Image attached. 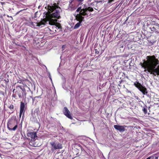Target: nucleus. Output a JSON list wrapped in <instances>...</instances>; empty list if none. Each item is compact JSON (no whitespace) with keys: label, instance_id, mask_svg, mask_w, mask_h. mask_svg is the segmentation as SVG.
<instances>
[{"label":"nucleus","instance_id":"aec40b11","mask_svg":"<svg viewBox=\"0 0 159 159\" xmlns=\"http://www.w3.org/2000/svg\"><path fill=\"white\" fill-rule=\"evenodd\" d=\"M82 8H83V6L82 5V6L79 7L76 10V11L77 12H78L80 11H80H82Z\"/></svg>","mask_w":159,"mask_h":159},{"label":"nucleus","instance_id":"0eeeda50","mask_svg":"<svg viewBox=\"0 0 159 159\" xmlns=\"http://www.w3.org/2000/svg\"><path fill=\"white\" fill-rule=\"evenodd\" d=\"M63 112L64 115L68 118L70 119H73L70 112L66 107H64Z\"/></svg>","mask_w":159,"mask_h":159},{"label":"nucleus","instance_id":"20e7f679","mask_svg":"<svg viewBox=\"0 0 159 159\" xmlns=\"http://www.w3.org/2000/svg\"><path fill=\"white\" fill-rule=\"evenodd\" d=\"M134 85L142 92L143 94L145 95L148 93L147 88L144 86H143L139 82L137 81L135 82Z\"/></svg>","mask_w":159,"mask_h":159},{"label":"nucleus","instance_id":"cd10ccee","mask_svg":"<svg viewBox=\"0 0 159 159\" xmlns=\"http://www.w3.org/2000/svg\"><path fill=\"white\" fill-rule=\"evenodd\" d=\"M12 97L13 98H16V94H13L12 95Z\"/></svg>","mask_w":159,"mask_h":159},{"label":"nucleus","instance_id":"6e6552de","mask_svg":"<svg viewBox=\"0 0 159 159\" xmlns=\"http://www.w3.org/2000/svg\"><path fill=\"white\" fill-rule=\"evenodd\" d=\"M126 127V126L125 125H115L114 126V127L115 129L121 132L124 131L125 130V128Z\"/></svg>","mask_w":159,"mask_h":159},{"label":"nucleus","instance_id":"f257e3e1","mask_svg":"<svg viewBox=\"0 0 159 159\" xmlns=\"http://www.w3.org/2000/svg\"><path fill=\"white\" fill-rule=\"evenodd\" d=\"M146 59V61L143 60V62L140 63L142 67L145 69V71L146 69L151 74L159 75V59L155 55L147 56Z\"/></svg>","mask_w":159,"mask_h":159},{"label":"nucleus","instance_id":"2f4dec72","mask_svg":"<svg viewBox=\"0 0 159 159\" xmlns=\"http://www.w3.org/2000/svg\"><path fill=\"white\" fill-rule=\"evenodd\" d=\"M79 158L78 157H75L73 158V159H79Z\"/></svg>","mask_w":159,"mask_h":159},{"label":"nucleus","instance_id":"9b49d317","mask_svg":"<svg viewBox=\"0 0 159 159\" xmlns=\"http://www.w3.org/2000/svg\"><path fill=\"white\" fill-rule=\"evenodd\" d=\"M49 21V20H48L47 18V16H46L45 18L43 19L42 20L39 22L37 23V26H40L43 25H45L47 21Z\"/></svg>","mask_w":159,"mask_h":159},{"label":"nucleus","instance_id":"e433bc0d","mask_svg":"<svg viewBox=\"0 0 159 159\" xmlns=\"http://www.w3.org/2000/svg\"><path fill=\"white\" fill-rule=\"evenodd\" d=\"M15 90V89H14L13 90V92H14V90Z\"/></svg>","mask_w":159,"mask_h":159},{"label":"nucleus","instance_id":"72a5a7b5","mask_svg":"<svg viewBox=\"0 0 159 159\" xmlns=\"http://www.w3.org/2000/svg\"><path fill=\"white\" fill-rule=\"evenodd\" d=\"M127 92L128 93H130V92L129 90H127Z\"/></svg>","mask_w":159,"mask_h":159},{"label":"nucleus","instance_id":"c9c22d12","mask_svg":"<svg viewBox=\"0 0 159 159\" xmlns=\"http://www.w3.org/2000/svg\"><path fill=\"white\" fill-rule=\"evenodd\" d=\"M158 159V157H155V159Z\"/></svg>","mask_w":159,"mask_h":159},{"label":"nucleus","instance_id":"1a4fd4ad","mask_svg":"<svg viewBox=\"0 0 159 159\" xmlns=\"http://www.w3.org/2000/svg\"><path fill=\"white\" fill-rule=\"evenodd\" d=\"M82 11H80L79 14H78L75 16V18L77 20L79 21V22H80L81 23L82 22L84 19V17L82 16H83L82 14Z\"/></svg>","mask_w":159,"mask_h":159},{"label":"nucleus","instance_id":"f704fd0d","mask_svg":"<svg viewBox=\"0 0 159 159\" xmlns=\"http://www.w3.org/2000/svg\"><path fill=\"white\" fill-rule=\"evenodd\" d=\"M150 159V157H148V158H147L146 159Z\"/></svg>","mask_w":159,"mask_h":159},{"label":"nucleus","instance_id":"a878e982","mask_svg":"<svg viewBox=\"0 0 159 159\" xmlns=\"http://www.w3.org/2000/svg\"><path fill=\"white\" fill-rule=\"evenodd\" d=\"M80 147L82 151L85 152V150L81 146H80Z\"/></svg>","mask_w":159,"mask_h":159},{"label":"nucleus","instance_id":"9d476101","mask_svg":"<svg viewBox=\"0 0 159 159\" xmlns=\"http://www.w3.org/2000/svg\"><path fill=\"white\" fill-rule=\"evenodd\" d=\"M25 104L23 102H21L20 106V117L22 114H23V115H24L25 112Z\"/></svg>","mask_w":159,"mask_h":159},{"label":"nucleus","instance_id":"5701e85b","mask_svg":"<svg viewBox=\"0 0 159 159\" xmlns=\"http://www.w3.org/2000/svg\"><path fill=\"white\" fill-rule=\"evenodd\" d=\"M4 81H5L6 84L8 83L9 82V80L8 78H6L4 80Z\"/></svg>","mask_w":159,"mask_h":159},{"label":"nucleus","instance_id":"4be33fe9","mask_svg":"<svg viewBox=\"0 0 159 159\" xmlns=\"http://www.w3.org/2000/svg\"><path fill=\"white\" fill-rule=\"evenodd\" d=\"M151 38H152V37H150V38L148 39V41H150V42L152 43L153 44L155 42V41H152L151 40Z\"/></svg>","mask_w":159,"mask_h":159},{"label":"nucleus","instance_id":"4c0bfd02","mask_svg":"<svg viewBox=\"0 0 159 159\" xmlns=\"http://www.w3.org/2000/svg\"><path fill=\"white\" fill-rule=\"evenodd\" d=\"M9 75H7V76L8 77H9Z\"/></svg>","mask_w":159,"mask_h":159},{"label":"nucleus","instance_id":"393cba45","mask_svg":"<svg viewBox=\"0 0 159 159\" xmlns=\"http://www.w3.org/2000/svg\"><path fill=\"white\" fill-rule=\"evenodd\" d=\"M94 50H95V53H96V54H99V52L97 50V49H95Z\"/></svg>","mask_w":159,"mask_h":159},{"label":"nucleus","instance_id":"423d86ee","mask_svg":"<svg viewBox=\"0 0 159 159\" xmlns=\"http://www.w3.org/2000/svg\"><path fill=\"white\" fill-rule=\"evenodd\" d=\"M50 144L52 146L51 150L52 151L57 149H61L62 148L61 144L59 143L52 142L50 143Z\"/></svg>","mask_w":159,"mask_h":159},{"label":"nucleus","instance_id":"bb28decb","mask_svg":"<svg viewBox=\"0 0 159 159\" xmlns=\"http://www.w3.org/2000/svg\"><path fill=\"white\" fill-rule=\"evenodd\" d=\"M135 98L137 100H138L139 101L140 100V99L139 98V97L138 96H135Z\"/></svg>","mask_w":159,"mask_h":159},{"label":"nucleus","instance_id":"c85d7f7f","mask_svg":"<svg viewBox=\"0 0 159 159\" xmlns=\"http://www.w3.org/2000/svg\"><path fill=\"white\" fill-rule=\"evenodd\" d=\"M114 1V0H108V3H111L113 1Z\"/></svg>","mask_w":159,"mask_h":159},{"label":"nucleus","instance_id":"c756f323","mask_svg":"<svg viewBox=\"0 0 159 159\" xmlns=\"http://www.w3.org/2000/svg\"><path fill=\"white\" fill-rule=\"evenodd\" d=\"M23 95H24L25 97V98H26V92H23Z\"/></svg>","mask_w":159,"mask_h":159},{"label":"nucleus","instance_id":"39448f33","mask_svg":"<svg viewBox=\"0 0 159 159\" xmlns=\"http://www.w3.org/2000/svg\"><path fill=\"white\" fill-rule=\"evenodd\" d=\"M83 8L82 9V15L83 16H85L87 15V14L86 12L88 11L89 12H92L93 11V8L90 7H88L85 4H83L82 5Z\"/></svg>","mask_w":159,"mask_h":159},{"label":"nucleus","instance_id":"b1692460","mask_svg":"<svg viewBox=\"0 0 159 159\" xmlns=\"http://www.w3.org/2000/svg\"><path fill=\"white\" fill-rule=\"evenodd\" d=\"M77 1L80 2L79 4L81 5L82 4H80V3L83 2L84 1V0H77Z\"/></svg>","mask_w":159,"mask_h":159},{"label":"nucleus","instance_id":"dca6fc26","mask_svg":"<svg viewBox=\"0 0 159 159\" xmlns=\"http://www.w3.org/2000/svg\"><path fill=\"white\" fill-rule=\"evenodd\" d=\"M40 98H41L40 96L35 97L34 98H32L33 102H35V103H36L39 101V99Z\"/></svg>","mask_w":159,"mask_h":159},{"label":"nucleus","instance_id":"2eb2a0df","mask_svg":"<svg viewBox=\"0 0 159 159\" xmlns=\"http://www.w3.org/2000/svg\"><path fill=\"white\" fill-rule=\"evenodd\" d=\"M33 33L34 32L32 31L29 32L25 35V38H27L28 39L31 38H33L34 37V36L33 35Z\"/></svg>","mask_w":159,"mask_h":159},{"label":"nucleus","instance_id":"f8f14e48","mask_svg":"<svg viewBox=\"0 0 159 159\" xmlns=\"http://www.w3.org/2000/svg\"><path fill=\"white\" fill-rule=\"evenodd\" d=\"M25 87L27 88L30 91H31L30 88L29 87H28L26 85H25L23 86L21 85L16 86V89H17L18 88H19L21 89V90L23 93L26 92V90L25 89Z\"/></svg>","mask_w":159,"mask_h":159},{"label":"nucleus","instance_id":"ddd939ff","mask_svg":"<svg viewBox=\"0 0 159 159\" xmlns=\"http://www.w3.org/2000/svg\"><path fill=\"white\" fill-rule=\"evenodd\" d=\"M27 136L31 139H35L37 137V134L35 132H30L28 133L27 134Z\"/></svg>","mask_w":159,"mask_h":159},{"label":"nucleus","instance_id":"412c9836","mask_svg":"<svg viewBox=\"0 0 159 159\" xmlns=\"http://www.w3.org/2000/svg\"><path fill=\"white\" fill-rule=\"evenodd\" d=\"M8 107L12 111H13L14 109V106L12 104L10 106Z\"/></svg>","mask_w":159,"mask_h":159},{"label":"nucleus","instance_id":"a211bd4d","mask_svg":"<svg viewBox=\"0 0 159 159\" xmlns=\"http://www.w3.org/2000/svg\"><path fill=\"white\" fill-rule=\"evenodd\" d=\"M81 23L80 22H78V23H77L76 24L74 27V29H77L78 28L80 25H81L80 24H81Z\"/></svg>","mask_w":159,"mask_h":159},{"label":"nucleus","instance_id":"6ab92c4d","mask_svg":"<svg viewBox=\"0 0 159 159\" xmlns=\"http://www.w3.org/2000/svg\"><path fill=\"white\" fill-rule=\"evenodd\" d=\"M142 111L145 114H147V109L146 106H145V107H143Z\"/></svg>","mask_w":159,"mask_h":159},{"label":"nucleus","instance_id":"7c9ffc66","mask_svg":"<svg viewBox=\"0 0 159 159\" xmlns=\"http://www.w3.org/2000/svg\"><path fill=\"white\" fill-rule=\"evenodd\" d=\"M65 46L64 45L62 46V48L63 49V50L64 49V48H65Z\"/></svg>","mask_w":159,"mask_h":159},{"label":"nucleus","instance_id":"7ed1b4c3","mask_svg":"<svg viewBox=\"0 0 159 159\" xmlns=\"http://www.w3.org/2000/svg\"><path fill=\"white\" fill-rule=\"evenodd\" d=\"M17 121L15 119L10 120L7 123V128L9 130L15 131L17 128Z\"/></svg>","mask_w":159,"mask_h":159},{"label":"nucleus","instance_id":"473e14b6","mask_svg":"<svg viewBox=\"0 0 159 159\" xmlns=\"http://www.w3.org/2000/svg\"><path fill=\"white\" fill-rule=\"evenodd\" d=\"M72 2H73V0H71V1H69L70 3V4H71Z\"/></svg>","mask_w":159,"mask_h":159},{"label":"nucleus","instance_id":"4468645a","mask_svg":"<svg viewBox=\"0 0 159 159\" xmlns=\"http://www.w3.org/2000/svg\"><path fill=\"white\" fill-rule=\"evenodd\" d=\"M16 93L19 96V98H21L23 97V94L21 90H20L18 88L16 89Z\"/></svg>","mask_w":159,"mask_h":159},{"label":"nucleus","instance_id":"f03ea898","mask_svg":"<svg viewBox=\"0 0 159 159\" xmlns=\"http://www.w3.org/2000/svg\"><path fill=\"white\" fill-rule=\"evenodd\" d=\"M48 11L46 12L45 15L48 20H49V24L53 25L57 21L58 19L61 18L60 13L61 9L56 3L52 6L48 5Z\"/></svg>","mask_w":159,"mask_h":159},{"label":"nucleus","instance_id":"f3484780","mask_svg":"<svg viewBox=\"0 0 159 159\" xmlns=\"http://www.w3.org/2000/svg\"><path fill=\"white\" fill-rule=\"evenodd\" d=\"M55 25L56 26V27H57L59 29H62V27L61 24L59 23H57V22H56L53 25Z\"/></svg>","mask_w":159,"mask_h":159}]
</instances>
